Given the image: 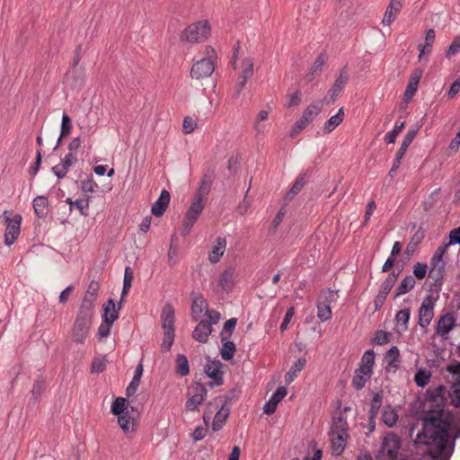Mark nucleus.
<instances>
[{"label": "nucleus", "mask_w": 460, "mask_h": 460, "mask_svg": "<svg viewBox=\"0 0 460 460\" xmlns=\"http://www.w3.org/2000/svg\"><path fill=\"white\" fill-rule=\"evenodd\" d=\"M222 348L220 349V355L224 360H230L234 358L236 351L235 344L230 341L229 339L221 341Z\"/></svg>", "instance_id": "43"}, {"label": "nucleus", "mask_w": 460, "mask_h": 460, "mask_svg": "<svg viewBox=\"0 0 460 460\" xmlns=\"http://www.w3.org/2000/svg\"><path fill=\"white\" fill-rule=\"evenodd\" d=\"M99 289V284L92 281L82 299L80 307L90 309L94 311V303L96 301L97 292Z\"/></svg>", "instance_id": "20"}, {"label": "nucleus", "mask_w": 460, "mask_h": 460, "mask_svg": "<svg viewBox=\"0 0 460 460\" xmlns=\"http://www.w3.org/2000/svg\"><path fill=\"white\" fill-rule=\"evenodd\" d=\"M428 266L426 263L417 262L413 268V275L418 279H422L427 274Z\"/></svg>", "instance_id": "63"}, {"label": "nucleus", "mask_w": 460, "mask_h": 460, "mask_svg": "<svg viewBox=\"0 0 460 460\" xmlns=\"http://www.w3.org/2000/svg\"><path fill=\"white\" fill-rule=\"evenodd\" d=\"M235 270L234 267H229L226 269L220 275L218 286L226 290L229 291L234 285V278Z\"/></svg>", "instance_id": "30"}, {"label": "nucleus", "mask_w": 460, "mask_h": 460, "mask_svg": "<svg viewBox=\"0 0 460 460\" xmlns=\"http://www.w3.org/2000/svg\"><path fill=\"white\" fill-rule=\"evenodd\" d=\"M226 246V240L224 237L217 238V244L212 248L208 254V260L211 263H217L223 256Z\"/></svg>", "instance_id": "28"}, {"label": "nucleus", "mask_w": 460, "mask_h": 460, "mask_svg": "<svg viewBox=\"0 0 460 460\" xmlns=\"http://www.w3.org/2000/svg\"><path fill=\"white\" fill-rule=\"evenodd\" d=\"M236 389L229 390L223 396H218L215 398L213 402H209L208 403V407L215 406L216 408H218L219 404H226V406L231 407V402L236 397Z\"/></svg>", "instance_id": "39"}, {"label": "nucleus", "mask_w": 460, "mask_h": 460, "mask_svg": "<svg viewBox=\"0 0 460 460\" xmlns=\"http://www.w3.org/2000/svg\"><path fill=\"white\" fill-rule=\"evenodd\" d=\"M223 364L217 359H208V362L204 366L205 374L212 379L208 383V385L211 388L219 386L224 383V371L222 370Z\"/></svg>", "instance_id": "10"}, {"label": "nucleus", "mask_w": 460, "mask_h": 460, "mask_svg": "<svg viewBox=\"0 0 460 460\" xmlns=\"http://www.w3.org/2000/svg\"><path fill=\"white\" fill-rule=\"evenodd\" d=\"M162 328L164 338L161 344L163 350L169 351L172 346L175 337V312L170 303H166L161 312Z\"/></svg>", "instance_id": "3"}, {"label": "nucleus", "mask_w": 460, "mask_h": 460, "mask_svg": "<svg viewBox=\"0 0 460 460\" xmlns=\"http://www.w3.org/2000/svg\"><path fill=\"white\" fill-rule=\"evenodd\" d=\"M215 179V172L214 170L208 171L203 176L200 181L199 186L197 190L196 194L198 196L203 197L207 199V196L209 194L212 183Z\"/></svg>", "instance_id": "26"}, {"label": "nucleus", "mask_w": 460, "mask_h": 460, "mask_svg": "<svg viewBox=\"0 0 460 460\" xmlns=\"http://www.w3.org/2000/svg\"><path fill=\"white\" fill-rule=\"evenodd\" d=\"M456 317L453 313H447L441 315L438 321L436 333L445 338L456 326Z\"/></svg>", "instance_id": "16"}, {"label": "nucleus", "mask_w": 460, "mask_h": 460, "mask_svg": "<svg viewBox=\"0 0 460 460\" xmlns=\"http://www.w3.org/2000/svg\"><path fill=\"white\" fill-rule=\"evenodd\" d=\"M420 128V126L415 125L408 130V132L406 133V135L404 136V137L402 139L400 148L397 150V153H399V155H405V153H406L408 147L410 146V145L412 143V141L416 137Z\"/></svg>", "instance_id": "33"}, {"label": "nucleus", "mask_w": 460, "mask_h": 460, "mask_svg": "<svg viewBox=\"0 0 460 460\" xmlns=\"http://www.w3.org/2000/svg\"><path fill=\"white\" fill-rule=\"evenodd\" d=\"M425 232L421 228H419L417 232L414 234V235L411 237V242L408 243L406 247V252L408 254L413 252L415 247L423 240Z\"/></svg>", "instance_id": "52"}, {"label": "nucleus", "mask_w": 460, "mask_h": 460, "mask_svg": "<svg viewBox=\"0 0 460 460\" xmlns=\"http://www.w3.org/2000/svg\"><path fill=\"white\" fill-rule=\"evenodd\" d=\"M197 122L190 117H185L182 124V130L185 134H190L197 128Z\"/></svg>", "instance_id": "62"}, {"label": "nucleus", "mask_w": 460, "mask_h": 460, "mask_svg": "<svg viewBox=\"0 0 460 460\" xmlns=\"http://www.w3.org/2000/svg\"><path fill=\"white\" fill-rule=\"evenodd\" d=\"M287 395V388L285 386H279L270 396V400L266 402L263 406L264 413L270 415L275 412L277 405L282 401Z\"/></svg>", "instance_id": "18"}, {"label": "nucleus", "mask_w": 460, "mask_h": 460, "mask_svg": "<svg viewBox=\"0 0 460 460\" xmlns=\"http://www.w3.org/2000/svg\"><path fill=\"white\" fill-rule=\"evenodd\" d=\"M253 75V62L251 58H245L243 61V71L240 75L241 79L247 81Z\"/></svg>", "instance_id": "55"}, {"label": "nucleus", "mask_w": 460, "mask_h": 460, "mask_svg": "<svg viewBox=\"0 0 460 460\" xmlns=\"http://www.w3.org/2000/svg\"><path fill=\"white\" fill-rule=\"evenodd\" d=\"M446 369L453 376L456 381L460 383V362L449 364L447 366Z\"/></svg>", "instance_id": "64"}, {"label": "nucleus", "mask_w": 460, "mask_h": 460, "mask_svg": "<svg viewBox=\"0 0 460 460\" xmlns=\"http://www.w3.org/2000/svg\"><path fill=\"white\" fill-rule=\"evenodd\" d=\"M431 377V374L429 370L420 368L414 375V382L419 387L426 386Z\"/></svg>", "instance_id": "50"}, {"label": "nucleus", "mask_w": 460, "mask_h": 460, "mask_svg": "<svg viewBox=\"0 0 460 460\" xmlns=\"http://www.w3.org/2000/svg\"><path fill=\"white\" fill-rule=\"evenodd\" d=\"M460 51V35L454 38L451 44L448 46L446 51V57L447 58H452Z\"/></svg>", "instance_id": "59"}, {"label": "nucleus", "mask_w": 460, "mask_h": 460, "mask_svg": "<svg viewBox=\"0 0 460 460\" xmlns=\"http://www.w3.org/2000/svg\"><path fill=\"white\" fill-rule=\"evenodd\" d=\"M46 389L45 381L42 378L35 380L32 387V396L35 400H38Z\"/></svg>", "instance_id": "57"}, {"label": "nucleus", "mask_w": 460, "mask_h": 460, "mask_svg": "<svg viewBox=\"0 0 460 460\" xmlns=\"http://www.w3.org/2000/svg\"><path fill=\"white\" fill-rule=\"evenodd\" d=\"M175 372L181 376H185L190 373L189 361L184 354H178L175 358Z\"/></svg>", "instance_id": "42"}, {"label": "nucleus", "mask_w": 460, "mask_h": 460, "mask_svg": "<svg viewBox=\"0 0 460 460\" xmlns=\"http://www.w3.org/2000/svg\"><path fill=\"white\" fill-rule=\"evenodd\" d=\"M383 403V391L376 393L372 398L369 409V414L372 418L376 417Z\"/></svg>", "instance_id": "48"}, {"label": "nucleus", "mask_w": 460, "mask_h": 460, "mask_svg": "<svg viewBox=\"0 0 460 460\" xmlns=\"http://www.w3.org/2000/svg\"><path fill=\"white\" fill-rule=\"evenodd\" d=\"M382 420L384 423L392 428L394 427L398 420V414L394 409H392L391 406H387L385 408L382 415Z\"/></svg>", "instance_id": "47"}, {"label": "nucleus", "mask_w": 460, "mask_h": 460, "mask_svg": "<svg viewBox=\"0 0 460 460\" xmlns=\"http://www.w3.org/2000/svg\"><path fill=\"white\" fill-rule=\"evenodd\" d=\"M330 437L332 454L335 456H341L343 453L347 440L349 438V434L343 435L341 433L330 432Z\"/></svg>", "instance_id": "24"}, {"label": "nucleus", "mask_w": 460, "mask_h": 460, "mask_svg": "<svg viewBox=\"0 0 460 460\" xmlns=\"http://www.w3.org/2000/svg\"><path fill=\"white\" fill-rule=\"evenodd\" d=\"M349 80V75L346 70V67H344L339 77L335 80L334 84L331 87V89L328 92V94L330 95L331 101L333 102L337 96L341 93V92L343 90L345 85L347 84Z\"/></svg>", "instance_id": "22"}, {"label": "nucleus", "mask_w": 460, "mask_h": 460, "mask_svg": "<svg viewBox=\"0 0 460 460\" xmlns=\"http://www.w3.org/2000/svg\"><path fill=\"white\" fill-rule=\"evenodd\" d=\"M399 357L400 351L396 346H393L389 349V350H387V352L385 355V359L387 363V371L393 369V371L395 372L399 368Z\"/></svg>", "instance_id": "29"}, {"label": "nucleus", "mask_w": 460, "mask_h": 460, "mask_svg": "<svg viewBox=\"0 0 460 460\" xmlns=\"http://www.w3.org/2000/svg\"><path fill=\"white\" fill-rule=\"evenodd\" d=\"M22 217L15 214L13 217H6V227L4 231V243L8 246L14 243L21 233Z\"/></svg>", "instance_id": "11"}, {"label": "nucleus", "mask_w": 460, "mask_h": 460, "mask_svg": "<svg viewBox=\"0 0 460 460\" xmlns=\"http://www.w3.org/2000/svg\"><path fill=\"white\" fill-rule=\"evenodd\" d=\"M77 162V157L75 154L67 153L61 160V163L52 167L53 173L58 178L62 179L67 173L70 166Z\"/></svg>", "instance_id": "17"}, {"label": "nucleus", "mask_w": 460, "mask_h": 460, "mask_svg": "<svg viewBox=\"0 0 460 460\" xmlns=\"http://www.w3.org/2000/svg\"><path fill=\"white\" fill-rule=\"evenodd\" d=\"M210 27L208 22H199L188 26L181 33V39L188 42H199L208 38Z\"/></svg>", "instance_id": "7"}, {"label": "nucleus", "mask_w": 460, "mask_h": 460, "mask_svg": "<svg viewBox=\"0 0 460 460\" xmlns=\"http://www.w3.org/2000/svg\"><path fill=\"white\" fill-rule=\"evenodd\" d=\"M93 312L90 309L79 307L71 332L72 339L75 343H84L92 325Z\"/></svg>", "instance_id": "2"}, {"label": "nucleus", "mask_w": 460, "mask_h": 460, "mask_svg": "<svg viewBox=\"0 0 460 460\" xmlns=\"http://www.w3.org/2000/svg\"><path fill=\"white\" fill-rule=\"evenodd\" d=\"M34 213L39 218H45L49 212V202L45 196H37L32 202Z\"/></svg>", "instance_id": "27"}, {"label": "nucleus", "mask_w": 460, "mask_h": 460, "mask_svg": "<svg viewBox=\"0 0 460 460\" xmlns=\"http://www.w3.org/2000/svg\"><path fill=\"white\" fill-rule=\"evenodd\" d=\"M422 74L423 70L421 68H416L411 74L408 84L404 92V97L406 99L412 98L416 93Z\"/></svg>", "instance_id": "23"}, {"label": "nucleus", "mask_w": 460, "mask_h": 460, "mask_svg": "<svg viewBox=\"0 0 460 460\" xmlns=\"http://www.w3.org/2000/svg\"><path fill=\"white\" fill-rule=\"evenodd\" d=\"M103 313L102 314V323L97 332L99 339L106 338L110 335L112 324L119 318L118 310L113 299L110 298L103 304Z\"/></svg>", "instance_id": "5"}, {"label": "nucleus", "mask_w": 460, "mask_h": 460, "mask_svg": "<svg viewBox=\"0 0 460 460\" xmlns=\"http://www.w3.org/2000/svg\"><path fill=\"white\" fill-rule=\"evenodd\" d=\"M348 430L349 424L341 414L332 419V429L330 432L341 433L345 435L348 434Z\"/></svg>", "instance_id": "41"}, {"label": "nucleus", "mask_w": 460, "mask_h": 460, "mask_svg": "<svg viewBox=\"0 0 460 460\" xmlns=\"http://www.w3.org/2000/svg\"><path fill=\"white\" fill-rule=\"evenodd\" d=\"M402 442L398 436L390 433L383 438L381 452L386 455L389 460H395L398 457Z\"/></svg>", "instance_id": "12"}, {"label": "nucleus", "mask_w": 460, "mask_h": 460, "mask_svg": "<svg viewBox=\"0 0 460 460\" xmlns=\"http://www.w3.org/2000/svg\"><path fill=\"white\" fill-rule=\"evenodd\" d=\"M66 202L67 204H69L70 210H72L73 208H76L80 211L81 215L87 216V213H86L85 210L88 209V208H89L90 198H87V199H76L75 201H73L71 198H67L66 199Z\"/></svg>", "instance_id": "44"}, {"label": "nucleus", "mask_w": 460, "mask_h": 460, "mask_svg": "<svg viewBox=\"0 0 460 460\" xmlns=\"http://www.w3.org/2000/svg\"><path fill=\"white\" fill-rule=\"evenodd\" d=\"M204 310L208 309V303L202 296H198L192 300L191 304V314L194 321H197L198 317L201 316Z\"/></svg>", "instance_id": "36"}, {"label": "nucleus", "mask_w": 460, "mask_h": 460, "mask_svg": "<svg viewBox=\"0 0 460 460\" xmlns=\"http://www.w3.org/2000/svg\"><path fill=\"white\" fill-rule=\"evenodd\" d=\"M411 316V311L409 308H403L397 312L395 314V321L398 324H402L403 326V330H407L408 323Z\"/></svg>", "instance_id": "54"}, {"label": "nucleus", "mask_w": 460, "mask_h": 460, "mask_svg": "<svg viewBox=\"0 0 460 460\" xmlns=\"http://www.w3.org/2000/svg\"><path fill=\"white\" fill-rule=\"evenodd\" d=\"M218 407L219 409L217 411L212 422V429L214 431H219L223 429L230 414V406H226V404H219Z\"/></svg>", "instance_id": "25"}, {"label": "nucleus", "mask_w": 460, "mask_h": 460, "mask_svg": "<svg viewBox=\"0 0 460 460\" xmlns=\"http://www.w3.org/2000/svg\"><path fill=\"white\" fill-rule=\"evenodd\" d=\"M435 300L427 296L419 309V324L422 328H426L431 322L434 316Z\"/></svg>", "instance_id": "14"}, {"label": "nucleus", "mask_w": 460, "mask_h": 460, "mask_svg": "<svg viewBox=\"0 0 460 460\" xmlns=\"http://www.w3.org/2000/svg\"><path fill=\"white\" fill-rule=\"evenodd\" d=\"M401 271L402 270H398L397 272L393 271V272L389 273L388 276L385 278V279L382 282L378 293L383 296H387V295L390 293L391 289L393 288L394 285L395 284Z\"/></svg>", "instance_id": "37"}, {"label": "nucleus", "mask_w": 460, "mask_h": 460, "mask_svg": "<svg viewBox=\"0 0 460 460\" xmlns=\"http://www.w3.org/2000/svg\"><path fill=\"white\" fill-rule=\"evenodd\" d=\"M324 62H325L324 55L320 54L316 58L315 61L314 62V64L312 65L311 69H310V73L313 76L314 75H318L322 71Z\"/></svg>", "instance_id": "61"}, {"label": "nucleus", "mask_w": 460, "mask_h": 460, "mask_svg": "<svg viewBox=\"0 0 460 460\" xmlns=\"http://www.w3.org/2000/svg\"><path fill=\"white\" fill-rule=\"evenodd\" d=\"M72 130V120L71 118L66 113H63L62 121H61V128L59 137L57 141V145L54 149H57L59 144L61 143L62 138L66 137L70 135Z\"/></svg>", "instance_id": "40"}, {"label": "nucleus", "mask_w": 460, "mask_h": 460, "mask_svg": "<svg viewBox=\"0 0 460 460\" xmlns=\"http://www.w3.org/2000/svg\"><path fill=\"white\" fill-rule=\"evenodd\" d=\"M80 188L83 192H94L98 188V185L91 176L85 180L81 181Z\"/></svg>", "instance_id": "60"}, {"label": "nucleus", "mask_w": 460, "mask_h": 460, "mask_svg": "<svg viewBox=\"0 0 460 460\" xmlns=\"http://www.w3.org/2000/svg\"><path fill=\"white\" fill-rule=\"evenodd\" d=\"M205 199H206L205 198L195 194V196L190 203V206L188 208L186 215H185L184 222L182 225L183 229L181 232V234L183 236L187 235L190 232L192 226L196 223L199 215L202 213V211L204 209V200Z\"/></svg>", "instance_id": "6"}, {"label": "nucleus", "mask_w": 460, "mask_h": 460, "mask_svg": "<svg viewBox=\"0 0 460 460\" xmlns=\"http://www.w3.org/2000/svg\"><path fill=\"white\" fill-rule=\"evenodd\" d=\"M206 58L193 63L190 69V77L196 80L207 78L212 75L215 70L216 55L215 49L211 47L206 49Z\"/></svg>", "instance_id": "4"}, {"label": "nucleus", "mask_w": 460, "mask_h": 460, "mask_svg": "<svg viewBox=\"0 0 460 460\" xmlns=\"http://www.w3.org/2000/svg\"><path fill=\"white\" fill-rule=\"evenodd\" d=\"M344 119V111L343 108H341L338 112L332 116L324 124L323 128L324 134H329L332 132L336 127H338Z\"/></svg>", "instance_id": "35"}, {"label": "nucleus", "mask_w": 460, "mask_h": 460, "mask_svg": "<svg viewBox=\"0 0 460 460\" xmlns=\"http://www.w3.org/2000/svg\"><path fill=\"white\" fill-rule=\"evenodd\" d=\"M237 319L230 318L228 319L223 326V329L220 332V340L225 341L226 339H229L236 326Z\"/></svg>", "instance_id": "51"}, {"label": "nucleus", "mask_w": 460, "mask_h": 460, "mask_svg": "<svg viewBox=\"0 0 460 460\" xmlns=\"http://www.w3.org/2000/svg\"><path fill=\"white\" fill-rule=\"evenodd\" d=\"M373 374L367 371L361 372L359 368H357L354 372V376L351 381V385L357 390H362L367 382L371 378Z\"/></svg>", "instance_id": "32"}, {"label": "nucleus", "mask_w": 460, "mask_h": 460, "mask_svg": "<svg viewBox=\"0 0 460 460\" xmlns=\"http://www.w3.org/2000/svg\"><path fill=\"white\" fill-rule=\"evenodd\" d=\"M207 388L200 382H192L189 389V398L185 403L187 411H199V407L203 403L207 397Z\"/></svg>", "instance_id": "8"}, {"label": "nucleus", "mask_w": 460, "mask_h": 460, "mask_svg": "<svg viewBox=\"0 0 460 460\" xmlns=\"http://www.w3.org/2000/svg\"><path fill=\"white\" fill-rule=\"evenodd\" d=\"M317 307V317L321 322H326L332 318V308L327 305H321V303H316Z\"/></svg>", "instance_id": "53"}, {"label": "nucleus", "mask_w": 460, "mask_h": 460, "mask_svg": "<svg viewBox=\"0 0 460 460\" xmlns=\"http://www.w3.org/2000/svg\"><path fill=\"white\" fill-rule=\"evenodd\" d=\"M117 416L118 423L125 434H128L130 431H133L134 423L128 411Z\"/></svg>", "instance_id": "45"}, {"label": "nucleus", "mask_w": 460, "mask_h": 460, "mask_svg": "<svg viewBox=\"0 0 460 460\" xmlns=\"http://www.w3.org/2000/svg\"><path fill=\"white\" fill-rule=\"evenodd\" d=\"M405 0H390L385 12L382 24L390 26L401 13Z\"/></svg>", "instance_id": "15"}, {"label": "nucleus", "mask_w": 460, "mask_h": 460, "mask_svg": "<svg viewBox=\"0 0 460 460\" xmlns=\"http://www.w3.org/2000/svg\"><path fill=\"white\" fill-rule=\"evenodd\" d=\"M337 297L338 296L336 292L327 288L321 291L317 302L321 303V305H327L331 307L332 304L336 302Z\"/></svg>", "instance_id": "46"}, {"label": "nucleus", "mask_w": 460, "mask_h": 460, "mask_svg": "<svg viewBox=\"0 0 460 460\" xmlns=\"http://www.w3.org/2000/svg\"><path fill=\"white\" fill-rule=\"evenodd\" d=\"M211 332L212 327H210V323H207L206 320H201L193 330L191 336L200 343H207Z\"/></svg>", "instance_id": "21"}, {"label": "nucleus", "mask_w": 460, "mask_h": 460, "mask_svg": "<svg viewBox=\"0 0 460 460\" xmlns=\"http://www.w3.org/2000/svg\"><path fill=\"white\" fill-rule=\"evenodd\" d=\"M127 406H128L127 400L123 397H118L113 401V402L111 404V412L113 415H119V414L128 412V411L127 410Z\"/></svg>", "instance_id": "49"}, {"label": "nucleus", "mask_w": 460, "mask_h": 460, "mask_svg": "<svg viewBox=\"0 0 460 460\" xmlns=\"http://www.w3.org/2000/svg\"><path fill=\"white\" fill-rule=\"evenodd\" d=\"M171 200L170 192L163 190L159 198L152 205L151 212L155 217H162L166 211Z\"/></svg>", "instance_id": "19"}, {"label": "nucleus", "mask_w": 460, "mask_h": 460, "mask_svg": "<svg viewBox=\"0 0 460 460\" xmlns=\"http://www.w3.org/2000/svg\"><path fill=\"white\" fill-rule=\"evenodd\" d=\"M451 402L455 407L460 408V383L456 381L452 385L450 394Z\"/></svg>", "instance_id": "58"}, {"label": "nucleus", "mask_w": 460, "mask_h": 460, "mask_svg": "<svg viewBox=\"0 0 460 460\" xmlns=\"http://www.w3.org/2000/svg\"><path fill=\"white\" fill-rule=\"evenodd\" d=\"M376 353L373 349H367L361 357L358 368L361 372L367 371L373 374V367L375 365Z\"/></svg>", "instance_id": "31"}, {"label": "nucleus", "mask_w": 460, "mask_h": 460, "mask_svg": "<svg viewBox=\"0 0 460 460\" xmlns=\"http://www.w3.org/2000/svg\"><path fill=\"white\" fill-rule=\"evenodd\" d=\"M416 280L413 276L408 275L402 279L394 293V299L410 292L415 286Z\"/></svg>", "instance_id": "34"}, {"label": "nucleus", "mask_w": 460, "mask_h": 460, "mask_svg": "<svg viewBox=\"0 0 460 460\" xmlns=\"http://www.w3.org/2000/svg\"><path fill=\"white\" fill-rule=\"evenodd\" d=\"M306 180H305V173H302L298 175V177L296 179L293 186L291 189L287 192L285 196V199L287 201H289L295 198L296 194H298L303 187L305 185Z\"/></svg>", "instance_id": "38"}, {"label": "nucleus", "mask_w": 460, "mask_h": 460, "mask_svg": "<svg viewBox=\"0 0 460 460\" xmlns=\"http://www.w3.org/2000/svg\"><path fill=\"white\" fill-rule=\"evenodd\" d=\"M322 111V105L312 103L304 111L301 118L296 121L292 128L291 135H296L305 129L308 124L319 115Z\"/></svg>", "instance_id": "9"}, {"label": "nucleus", "mask_w": 460, "mask_h": 460, "mask_svg": "<svg viewBox=\"0 0 460 460\" xmlns=\"http://www.w3.org/2000/svg\"><path fill=\"white\" fill-rule=\"evenodd\" d=\"M446 263L445 261H430L429 278L434 281L431 283L432 290L439 292L444 282Z\"/></svg>", "instance_id": "13"}, {"label": "nucleus", "mask_w": 460, "mask_h": 460, "mask_svg": "<svg viewBox=\"0 0 460 460\" xmlns=\"http://www.w3.org/2000/svg\"><path fill=\"white\" fill-rule=\"evenodd\" d=\"M444 391L442 385L429 387L425 399L431 403L430 408L427 411L416 412L418 419L422 420V430L417 438L423 436L427 439L424 442L427 454L435 460H449L454 451V442L447 445L454 417L450 411L445 412Z\"/></svg>", "instance_id": "1"}, {"label": "nucleus", "mask_w": 460, "mask_h": 460, "mask_svg": "<svg viewBox=\"0 0 460 460\" xmlns=\"http://www.w3.org/2000/svg\"><path fill=\"white\" fill-rule=\"evenodd\" d=\"M391 333L378 330L376 332L372 342L376 345H385L390 342Z\"/></svg>", "instance_id": "56"}]
</instances>
